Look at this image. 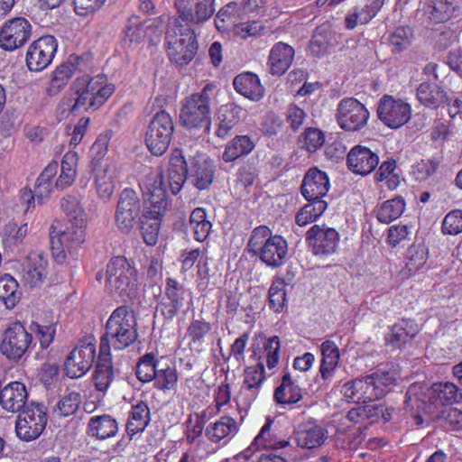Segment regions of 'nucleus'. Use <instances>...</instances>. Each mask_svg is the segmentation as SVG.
<instances>
[{
    "label": "nucleus",
    "instance_id": "25",
    "mask_svg": "<svg viewBox=\"0 0 462 462\" xmlns=\"http://www.w3.org/2000/svg\"><path fill=\"white\" fill-rule=\"evenodd\" d=\"M242 113L243 108L235 103L222 105L216 114V135L222 139L228 137L233 128L240 122Z\"/></svg>",
    "mask_w": 462,
    "mask_h": 462
},
{
    "label": "nucleus",
    "instance_id": "49",
    "mask_svg": "<svg viewBox=\"0 0 462 462\" xmlns=\"http://www.w3.org/2000/svg\"><path fill=\"white\" fill-rule=\"evenodd\" d=\"M162 180L159 183H157V182L153 183L152 189L149 191V199H148L151 206L144 212H151V215H152V216H159V217L164 216L167 207H168V200H167V192L162 187Z\"/></svg>",
    "mask_w": 462,
    "mask_h": 462
},
{
    "label": "nucleus",
    "instance_id": "10",
    "mask_svg": "<svg viewBox=\"0 0 462 462\" xmlns=\"http://www.w3.org/2000/svg\"><path fill=\"white\" fill-rule=\"evenodd\" d=\"M96 339L93 336L82 338L64 362V370L70 378H80L92 367L96 359Z\"/></svg>",
    "mask_w": 462,
    "mask_h": 462
},
{
    "label": "nucleus",
    "instance_id": "62",
    "mask_svg": "<svg viewBox=\"0 0 462 462\" xmlns=\"http://www.w3.org/2000/svg\"><path fill=\"white\" fill-rule=\"evenodd\" d=\"M442 231L453 236L462 233V210L455 209L446 215L442 222Z\"/></svg>",
    "mask_w": 462,
    "mask_h": 462
},
{
    "label": "nucleus",
    "instance_id": "29",
    "mask_svg": "<svg viewBox=\"0 0 462 462\" xmlns=\"http://www.w3.org/2000/svg\"><path fill=\"white\" fill-rule=\"evenodd\" d=\"M233 85L238 93L254 101L260 100L264 94V88L258 76L252 72L237 75L234 79Z\"/></svg>",
    "mask_w": 462,
    "mask_h": 462
},
{
    "label": "nucleus",
    "instance_id": "50",
    "mask_svg": "<svg viewBox=\"0 0 462 462\" xmlns=\"http://www.w3.org/2000/svg\"><path fill=\"white\" fill-rule=\"evenodd\" d=\"M405 209V202L402 197H396L382 204L376 217L381 223L389 224L398 218Z\"/></svg>",
    "mask_w": 462,
    "mask_h": 462
},
{
    "label": "nucleus",
    "instance_id": "13",
    "mask_svg": "<svg viewBox=\"0 0 462 462\" xmlns=\"http://www.w3.org/2000/svg\"><path fill=\"white\" fill-rule=\"evenodd\" d=\"M32 343V336L20 321L13 322L3 334L0 350L8 359L18 361Z\"/></svg>",
    "mask_w": 462,
    "mask_h": 462
},
{
    "label": "nucleus",
    "instance_id": "31",
    "mask_svg": "<svg viewBox=\"0 0 462 462\" xmlns=\"http://www.w3.org/2000/svg\"><path fill=\"white\" fill-rule=\"evenodd\" d=\"M417 98L425 106L437 108L448 102L449 96L442 85L433 88L430 83L422 82L417 88Z\"/></svg>",
    "mask_w": 462,
    "mask_h": 462
},
{
    "label": "nucleus",
    "instance_id": "59",
    "mask_svg": "<svg viewBox=\"0 0 462 462\" xmlns=\"http://www.w3.org/2000/svg\"><path fill=\"white\" fill-rule=\"evenodd\" d=\"M427 260V249L423 245H411L407 252L406 266L410 272L420 269Z\"/></svg>",
    "mask_w": 462,
    "mask_h": 462
},
{
    "label": "nucleus",
    "instance_id": "15",
    "mask_svg": "<svg viewBox=\"0 0 462 462\" xmlns=\"http://www.w3.org/2000/svg\"><path fill=\"white\" fill-rule=\"evenodd\" d=\"M376 113L378 118L385 125L392 129H397L410 120L411 109L408 103L384 95L378 102Z\"/></svg>",
    "mask_w": 462,
    "mask_h": 462
},
{
    "label": "nucleus",
    "instance_id": "41",
    "mask_svg": "<svg viewBox=\"0 0 462 462\" xmlns=\"http://www.w3.org/2000/svg\"><path fill=\"white\" fill-rule=\"evenodd\" d=\"M73 76L71 65L60 64L51 72V79L46 86V94L49 97L58 95L69 82Z\"/></svg>",
    "mask_w": 462,
    "mask_h": 462
},
{
    "label": "nucleus",
    "instance_id": "38",
    "mask_svg": "<svg viewBox=\"0 0 462 462\" xmlns=\"http://www.w3.org/2000/svg\"><path fill=\"white\" fill-rule=\"evenodd\" d=\"M151 420L148 405L140 402L133 405L127 423L126 432L132 438L134 434L143 431Z\"/></svg>",
    "mask_w": 462,
    "mask_h": 462
},
{
    "label": "nucleus",
    "instance_id": "26",
    "mask_svg": "<svg viewBox=\"0 0 462 462\" xmlns=\"http://www.w3.org/2000/svg\"><path fill=\"white\" fill-rule=\"evenodd\" d=\"M326 438V430L314 420L300 424L295 430V440L302 448L319 447L325 442Z\"/></svg>",
    "mask_w": 462,
    "mask_h": 462
},
{
    "label": "nucleus",
    "instance_id": "8",
    "mask_svg": "<svg viewBox=\"0 0 462 462\" xmlns=\"http://www.w3.org/2000/svg\"><path fill=\"white\" fill-rule=\"evenodd\" d=\"M85 229L73 227L71 222L64 229H57L53 224L51 226V251L57 263H62L68 253L72 254L81 246L86 239Z\"/></svg>",
    "mask_w": 462,
    "mask_h": 462
},
{
    "label": "nucleus",
    "instance_id": "11",
    "mask_svg": "<svg viewBox=\"0 0 462 462\" xmlns=\"http://www.w3.org/2000/svg\"><path fill=\"white\" fill-rule=\"evenodd\" d=\"M32 34V25L23 16H15L0 26V48L5 51H14L23 47Z\"/></svg>",
    "mask_w": 462,
    "mask_h": 462
},
{
    "label": "nucleus",
    "instance_id": "20",
    "mask_svg": "<svg viewBox=\"0 0 462 462\" xmlns=\"http://www.w3.org/2000/svg\"><path fill=\"white\" fill-rule=\"evenodd\" d=\"M264 379L263 363L260 362L245 369L244 383L239 393V398L245 406H250L256 400Z\"/></svg>",
    "mask_w": 462,
    "mask_h": 462
},
{
    "label": "nucleus",
    "instance_id": "12",
    "mask_svg": "<svg viewBox=\"0 0 462 462\" xmlns=\"http://www.w3.org/2000/svg\"><path fill=\"white\" fill-rule=\"evenodd\" d=\"M58 50V41L53 35H42L27 48L25 65L30 71L40 72L52 62Z\"/></svg>",
    "mask_w": 462,
    "mask_h": 462
},
{
    "label": "nucleus",
    "instance_id": "21",
    "mask_svg": "<svg viewBox=\"0 0 462 462\" xmlns=\"http://www.w3.org/2000/svg\"><path fill=\"white\" fill-rule=\"evenodd\" d=\"M346 163L352 172L367 175L378 165L379 158L370 149L362 145H356L348 152Z\"/></svg>",
    "mask_w": 462,
    "mask_h": 462
},
{
    "label": "nucleus",
    "instance_id": "51",
    "mask_svg": "<svg viewBox=\"0 0 462 462\" xmlns=\"http://www.w3.org/2000/svg\"><path fill=\"white\" fill-rule=\"evenodd\" d=\"M120 271L117 276V288L123 287V290L132 291L137 282L136 270L130 264L125 256H117V271Z\"/></svg>",
    "mask_w": 462,
    "mask_h": 462
},
{
    "label": "nucleus",
    "instance_id": "28",
    "mask_svg": "<svg viewBox=\"0 0 462 462\" xmlns=\"http://www.w3.org/2000/svg\"><path fill=\"white\" fill-rule=\"evenodd\" d=\"M47 260L41 254H31L23 269L22 279L30 287L41 284L47 275Z\"/></svg>",
    "mask_w": 462,
    "mask_h": 462
},
{
    "label": "nucleus",
    "instance_id": "56",
    "mask_svg": "<svg viewBox=\"0 0 462 462\" xmlns=\"http://www.w3.org/2000/svg\"><path fill=\"white\" fill-rule=\"evenodd\" d=\"M284 280L276 279L273 282L269 292L268 302L270 309L275 312H281L283 310L286 301V291L284 289Z\"/></svg>",
    "mask_w": 462,
    "mask_h": 462
},
{
    "label": "nucleus",
    "instance_id": "39",
    "mask_svg": "<svg viewBox=\"0 0 462 462\" xmlns=\"http://www.w3.org/2000/svg\"><path fill=\"white\" fill-rule=\"evenodd\" d=\"M162 217L152 216L151 212H143L139 217L141 235L146 245L154 246L157 244Z\"/></svg>",
    "mask_w": 462,
    "mask_h": 462
},
{
    "label": "nucleus",
    "instance_id": "3",
    "mask_svg": "<svg viewBox=\"0 0 462 462\" xmlns=\"http://www.w3.org/2000/svg\"><path fill=\"white\" fill-rule=\"evenodd\" d=\"M74 86L78 95L71 106V112L74 114L97 109L111 97L114 90L112 87L106 84V78L102 75L93 78L88 76L78 78Z\"/></svg>",
    "mask_w": 462,
    "mask_h": 462
},
{
    "label": "nucleus",
    "instance_id": "35",
    "mask_svg": "<svg viewBox=\"0 0 462 462\" xmlns=\"http://www.w3.org/2000/svg\"><path fill=\"white\" fill-rule=\"evenodd\" d=\"M273 397L279 404H293L301 400V388L286 373L282 378V383L275 389Z\"/></svg>",
    "mask_w": 462,
    "mask_h": 462
},
{
    "label": "nucleus",
    "instance_id": "33",
    "mask_svg": "<svg viewBox=\"0 0 462 462\" xmlns=\"http://www.w3.org/2000/svg\"><path fill=\"white\" fill-rule=\"evenodd\" d=\"M60 205L73 227L78 229L87 227V214L79 200L75 196L68 194L62 197Z\"/></svg>",
    "mask_w": 462,
    "mask_h": 462
},
{
    "label": "nucleus",
    "instance_id": "2",
    "mask_svg": "<svg viewBox=\"0 0 462 462\" xmlns=\"http://www.w3.org/2000/svg\"><path fill=\"white\" fill-rule=\"evenodd\" d=\"M215 88L211 83L207 84L199 93L186 97L180 114L181 125L188 130H201L208 134L211 128V98L209 92Z\"/></svg>",
    "mask_w": 462,
    "mask_h": 462
},
{
    "label": "nucleus",
    "instance_id": "23",
    "mask_svg": "<svg viewBox=\"0 0 462 462\" xmlns=\"http://www.w3.org/2000/svg\"><path fill=\"white\" fill-rule=\"evenodd\" d=\"M329 189V180L327 174L318 169H310L305 174L300 192L307 201L322 199Z\"/></svg>",
    "mask_w": 462,
    "mask_h": 462
},
{
    "label": "nucleus",
    "instance_id": "1",
    "mask_svg": "<svg viewBox=\"0 0 462 462\" xmlns=\"http://www.w3.org/2000/svg\"><path fill=\"white\" fill-rule=\"evenodd\" d=\"M249 254L256 255L268 267L279 268L284 264L288 254V243L279 235H272L266 226L255 227L246 245Z\"/></svg>",
    "mask_w": 462,
    "mask_h": 462
},
{
    "label": "nucleus",
    "instance_id": "60",
    "mask_svg": "<svg viewBox=\"0 0 462 462\" xmlns=\"http://www.w3.org/2000/svg\"><path fill=\"white\" fill-rule=\"evenodd\" d=\"M371 375L374 377V385L379 387L378 393L381 398L392 390L396 382V376L393 372L377 370L372 373Z\"/></svg>",
    "mask_w": 462,
    "mask_h": 462
},
{
    "label": "nucleus",
    "instance_id": "5",
    "mask_svg": "<svg viewBox=\"0 0 462 462\" xmlns=\"http://www.w3.org/2000/svg\"><path fill=\"white\" fill-rule=\"evenodd\" d=\"M167 54L170 60L177 66L188 65L195 57L199 44L197 33L189 28L182 29L175 24H168L165 33Z\"/></svg>",
    "mask_w": 462,
    "mask_h": 462
},
{
    "label": "nucleus",
    "instance_id": "53",
    "mask_svg": "<svg viewBox=\"0 0 462 462\" xmlns=\"http://www.w3.org/2000/svg\"><path fill=\"white\" fill-rule=\"evenodd\" d=\"M81 402V395L76 392H66L56 404L54 412L60 417L74 414Z\"/></svg>",
    "mask_w": 462,
    "mask_h": 462
},
{
    "label": "nucleus",
    "instance_id": "24",
    "mask_svg": "<svg viewBox=\"0 0 462 462\" xmlns=\"http://www.w3.org/2000/svg\"><path fill=\"white\" fill-rule=\"evenodd\" d=\"M28 393L24 383L11 382L0 390V404L8 412H20L24 409Z\"/></svg>",
    "mask_w": 462,
    "mask_h": 462
},
{
    "label": "nucleus",
    "instance_id": "58",
    "mask_svg": "<svg viewBox=\"0 0 462 462\" xmlns=\"http://www.w3.org/2000/svg\"><path fill=\"white\" fill-rule=\"evenodd\" d=\"M456 7L447 0H434L429 5L430 19L436 23L448 21L454 14Z\"/></svg>",
    "mask_w": 462,
    "mask_h": 462
},
{
    "label": "nucleus",
    "instance_id": "64",
    "mask_svg": "<svg viewBox=\"0 0 462 462\" xmlns=\"http://www.w3.org/2000/svg\"><path fill=\"white\" fill-rule=\"evenodd\" d=\"M106 0H73V6L75 13L86 17L89 14H95L106 3Z\"/></svg>",
    "mask_w": 462,
    "mask_h": 462
},
{
    "label": "nucleus",
    "instance_id": "42",
    "mask_svg": "<svg viewBox=\"0 0 462 462\" xmlns=\"http://www.w3.org/2000/svg\"><path fill=\"white\" fill-rule=\"evenodd\" d=\"M237 432L236 421L228 416L221 417L217 421L210 424L206 429V436L212 442H218L229 435Z\"/></svg>",
    "mask_w": 462,
    "mask_h": 462
},
{
    "label": "nucleus",
    "instance_id": "63",
    "mask_svg": "<svg viewBox=\"0 0 462 462\" xmlns=\"http://www.w3.org/2000/svg\"><path fill=\"white\" fill-rule=\"evenodd\" d=\"M211 330V325L203 319L191 321L187 329V334L192 343H200L205 336Z\"/></svg>",
    "mask_w": 462,
    "mask_h": 462
},
{
    "label": "nucleus",
    "instance_id": "44",
    "mask_svg": "<svg viewBox=\"0 0 462 462\" xmlns=\"http://www.w3.org/2000/svg\"><path fill=\"white\" fill-rule=\"evenodd\" d=\"M88 433L99 439L116 435V420L109 415L92 417L88 422Z\"/></svg>",
    "mask_w": 462,
    "mask_h": 462
},
{
    "label": "nucleus",
    "instance_id": "40",
    "mask_svg": "<svg viewBox=\"0 0 462 462\" xmlns=\"http://www.w3.org/2000/svg\"><path fill=\"white\" fill-rule=\"evenodd\" d=\"M94 171L96 172L95 182L99 198L104 201L110 200L116 189V168L106 166Z\"/></svg>",
    "mask_w": 462,
    "mask_h": 462
},
{
    "label": "nucleus",
    "instance_id": "43",
    "mask_svg": "<svg viewBox=\"0 0 462 462\" xmlns=\"http://www.w3.org/2000/svg\"><path fill=\"white\" fill-rule=\"evenodd\" d=\"M148 22V20L141 21L136 15L129 17L123 30V43L130 46L140 42L145 37L146 29L149 27L146 25Z\"/></svg>",
    "mask_w": 462,
    "mask_h": 462
},
{
    "label": "nucleus",
    "instance_id": "34",
    "mask_svg": "<svg viewBox=\"0 0 462 462\" xmlns=\"http://www.w3.org/2000/svg\"><path fill=\"white\" fill-rule=\"evenodd\" d=\"M431 398L440 405H451L462 400V389L451 382H439L431 385Z\"/></svg>",
    "mask_w": 462,
    "mask_h": 462
},
{
    "label": "nucleus",
    "instance_id": "52",
    "mask_svg": "<svg viewBox=\"0 0 462 462\" xmlns=\"http://www.w3.org/2000/svg\"><path fill=\"white\" fill-rule=\"evenodd\" d=\"M161 364L156 360L152 353H147L140 358L136 365L137 378L143 383L153 380L156 371Z\"/></svg>",
    "mask_w": 462,
    "mask_h": 462
},
{
    "label": "nucleus",
    "instance_id": "7",
    "mask_svg": "<svg viewBox=\"0 0 462 462\" xmlns=\"http://www.w3.org/2000/svg\"><path fill=\"white\" fill-rule=\"evenodd\" d=\"M115 319L116 310L111 313L106 324V331L100 338L99 355L97 356L96 370L93 374L96 389L99 392L106 391L114 380L110 340L116 337V333L111 331Z\"/></svg>",
    "mask_w": 462,
    "mask_h": 462
},
{
    "label": "nucleus",
    "instance_id": "16",
    "mask_svg": "<svg viewBox=\"0 0 462 462\" xmlns=\"http://www.w3.org/2000/svg\"><path fill=\"white\" fill-rule=\"evenodd\" d=\"M189 171H188V181L199 190L208 189L212 184L216 166L205 153L197 152L189 158Z\"/></svg>",
    "mask_w": 462,
    "mask_h": 462
},
{
    "label": "nucleus",
    "instance_id": "57",
    "mask_svg": "<svg viewBox=\"0 0 462 462\" xmlns=\"http://www.w3.org/2000/svg\"><path fill=\"white\" fill-rule=\"evenodd\" d=\"M412 30L410 27H398L390 34L388 41L394 53L406 50L411 43Z\"/></svg>",
    "mask_w": 462,
    "mask_h": 462
},
{
    "label": "nucleus",
    "instance_id": "9",
    "mask_svg": "<svg viewBox=\"0 0 462 462\" xmlns=\"http://www.w3.org/2000/svg\"><path fill=\"white\" fill-rule=\"evenodd\" d=\"M173 131V121L170 114L164 110L157 112L145 134V143L149 151L153 155H162L169 148Z\"/></svg>",
    "mask_w": 462,
    "mask_h": 462
},
{
    "label": "nucleus",
    "instance_id": "37",
    "mask_svg": "<svg viewBox=\"0 0 462 462\" xmlns=\"http://www.w3.org/2000/svg\"><path fill=\"white\" fill-rule=\"evenodd\" d=\"M254 148V143L248 135H236L226 145L222 160L225 162H234L249 154Z\"/></svg>",
    "mask_w": 462,
    "mask_h": 462
},
{
    "label": "nucleus",
    "instance_id": "61",
    "mask_svg": "<svg viewBox=\"0 0 462 462\" xmlns=\"http://www.w3.org/2000/svg\"><path fill=\"white\" fill-rule=\"evenodd\" d=\"M303 147L310 152H314L319 149L325 142L323 132L315 127H309L303 134Z\"/></svg>",
    "mask_w": 462,
    "mask_h": 462
},
{
    "label": "nucleus",
    "instance_id": "18",
    "mask_svg": "<svg viewBox=\"0 0 462 462\" xmlns=\"http://www.w3.org/2000/svg\"><path fill=\"white\" fill-rule=\"evenodd\" d=\"M306 240L314 254L328 255L336 252L339 234L335 228L314 225L308 230Z\"/></svg>",
    "mask_w": 462,
    "mask_h": 462
},
{
    "label": "nucleus",
    "instance_id": "30",
    "mask_svg": "<svg viewBox=\"0 0 462 462\" xmlns=\"http://www.w3.org/2000/svg\"><path fill=\"white\" fill-rule=\"evenodd\" d=\"M418 333L417 324L411 319H402L395 323L385 335V343L393 347H400Z\"/></svg>",
    "mask_w": 462,
    "mask_h": 462
},
{
    "label": "nucleus",
    "instance_id": "19",
    "mask_svg": "<svg viewBox=\"0 0 462 462\" xmlns=\"http://www.w3.org/2000/svg\"><path fill=\"white\" fill-rule=\"evenodd\" d=\"M373 378L371 374H368L346 382L342 387L344 397L348 402H360L362 401L364 403L381 399L378 393L379 387L374 385Z\"/></svg>",
    "mask_w": 462,
    "mask_h": 462
},
{
    "label": "nucleus",
    "instance_id": "55",
    "mask_svg": "<svg viewBox=\"0 0 462 462\" xmlns=\"http://www.w3.org/2000/svg\"><path fill=\"white\" fill-rule=\"evenodd\" d=\"M30 329L35 334L39 340L41 347L46 349L53 342L56 334V322L51 321L48 324H40L37 321H32Z\"/></svg>",
    "mask_w": 462,
    "mask_h": 462
},
{
    "label": "nucleus",
    "instance_id": "36",
    "mask_svg": "<svg viewBox=\"0 0 462 462\" xmlns=\"http://www.w3.org/2000/svg\"><path fill=\"white\" fill-rule=\"evenodd\" d=\"M322 361L319 367L321 378L329 381L338 364L339 350L333 341L326 340L321 344Z\"/></svg>",
    "mask_w": 462,
    "mask_h": 462
},
{
    "label": "nucleus",
    "instance_id": "4",
    "mask_svg": "<svg viewBox=\"0 0 462 462\" xmlns=\"http://www.w3.org/2000/svg\"><path fill=\"white\" fill-rule=\"evenodd\" d=\"M216 0H175L176 16L170 23L195 32L211 19L216 11Z\"/></svg>",
    "mask_w": 462,
    "mask_h": 462
},
{
    "label": "nucleus",
    "instance_id": "17",
    "mask_svg": "<svg viewBox=\"0 0 462 462\" xmlns=\"http://www.w3.org/2000/svg\"><path fill=\"white\" fill-rule=\"evenodd\" d=\"M140 200L134 189L126 188L117 199V227L123 233H129L139 214Z\"/></svg>",
    "mask_w": 462,
    "mask_h": 462
},
{
    "label": "nucleus",
    "instance_id": "27",
    "mask_svg": "<svg viewBox=\"0 0 462 462\" xmlns=\"http://www.w3.org/2000/svg\"><path fill=\"white\" fill-rule=\"evenodd\" d=\"M294 49L282 42L275 43L269 54L268 64L273 75L281 76L291 67L294 58Z\"/></svg>",
    "mask_w": 462,
    "mask_h": 462
},
{
    "label": "nucleus",
    "instance_id": "6",
    "mask_svg": "<svg viewBox=\"0 0 462 462\" xmlns=\"http://www.w3.org/2000/svg\"><path fill=\"white\" fill-rule=\"evenodd\" d=\"M47 421V409L44 404L31 402L19 412L16 418V436L26 442L35 440L42 434Z\"/></svg>",
    "mask_w": 462,
    "mask_h": 462
},
{
    "label": "nucleus",
    "instance_id": "48",
    "mask_svg": "<svg viewBox=\"0 0 462 462\" xmlns=\"http://www.w3.org/2000/svg\"><path fill=\"white\" fill-rule=\"evenodd\" d=\"M332 32L327 25H320L316 28L310 42V51L312 55L320 57L328 51L331 46Z\"/></svg>",
    "mask_w": 462,
    "mask_h": 462
},
{
    "label": "nucleus",
    "instance_id": "22",
    "mask_svg": "<svg viewBox=\"0 0 462 462\" xmlns=\"http://www.w3.org/2000/svg\"><path fill=\"white\" fill-rule=\"evenodd\" d=\"M168 180L172 194L177 195L188 180L189 171V160L187 161L180 149H174L169 158Z\"/></svg>",
    "mask_w": 462,
    "mask_h": 462
},
{
    "label": "nucleus",
    "instance_id": "45",
    "mask_svg": "<svg viewBox=\"0 0 462 462\" xmlns=\"http://www.w3.org/2000/svg\"><path fill=\"white\" fill-rule=\"evenodd\" d=\"M18 287V282L10 274L0 277V300L6 309L12 310L18 303L20 300Z\"/></svg>",
    "mask_w": 462,
    "mask_h": 462
},
{
    "label": "nucleus",
    "instance_id": "54",
    "mask_svg": "<svg viewBox=\"0 0 462 462\" xmlns=\"http://www.w3.org/2000/svg\"><path fill=\"white\" fill-rule=\"evenodd\" d=\"M154 387L159 390L173 389L178 382V374L174 367L163 365L158 367L156 376H154Z\"/></svg>",
    "mask_w": 462,
    "mask_h": 462
},
{
    "label": "nucleus",
    "instance_id": "14",
    "mask_svg": "<svg viewBox=\"0 0 462 462\" xmlns=\"http://www.w3.org/2000/svg\"><path fill=\"white\" fill-rule=\"evenodd\" d=\"M336 117L343 130L355 132L366 125L369 112L356 98L346 97L339 102Z\"/></svg>",
    "mask_w": 462,
    "mask_h": 462
},
{
    "label": "nucleus",
    "instance_id": "32",
    "mask_svg": "<svg viewBox=\"0 0 462 462\" xmlns=\"http://www.w3.org/2000/svg\"><path fill=\"white\" fill-rule=\"evenodd\" d=\"M79 156L76 152H66L60 162V174L56 180L55 188L64 190L73 185L77 177V165Z\"/></svg>",
    "mask_w": 462,
    "mask_h": 462
},
{
    "label": "nucleus",
    "instance_id": "47",
    "mask_svg": "<svg viewBox=\"0 0 462 462\" xmlns=\"http://www.w3.org/2000/svg\"><path fill=\"white\" fill-rule=\"evenodd\" d=\"M112 136V131L101 133L90 147V165L93 171L101 169V163L102 161L105 159L106 155L107 154L108 145Z\"/></svg>",
    "mask_w": 462,
    "mask_h": 462
},
{
    "label": "nucleus",
    "instance_id": "46",
    "mask_svg": "<svg viewBox=\"0 0 462 462\" xmlns=\"http://www.w3.org/2000/svg\"><path fill=\"white\" fill-rule=\"evenodd\" d=\"M189 223L193 230L194 238L199 242L205 241L212 228L211 222L207 218L206 210L203 208L193 209Z\"/></svg>",
    "mask_w": 462,
    "mask_h": 462
}]
</instances>
